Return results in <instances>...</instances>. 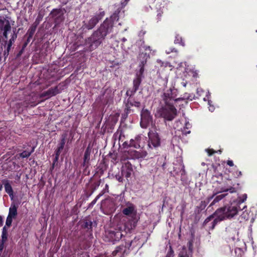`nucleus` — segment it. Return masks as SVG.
Wrapping results in <instances>:
<instances>
[{"instance_id": "obj_42", "label": "nucleus", "mask_w": 257, "mask_h": 257, "mask_svg": "<svg viewBox=\"0 0 257 257\" xmlns=\"http://www.w3.org/2000/svg\"><path fill=\"white\" fill-rule=\"evenodd\" d=\"M13 218H14L11 216H8L6 222V225L8 227L11 226L12 225Z\"/></svg>"}, {"instance_id": "obj_16", "label": "nucleus", "mask_w": 257, "mask_h": 257, "mask_svg": "<svg viewBox=\"0 0 257 257\" xmlns=\"http://www.w3.org/2000/svg\"><path fill=\"white\" fill-rule=\"evenodd\" d=\"M82 228L86 229L88 231H92L93 222L89 216L85 217L80 221Z\"/></svg>"}, {"instance_id": "obj_25", "label": "nucleus", "mask_w": 257, "mask_h": 257, "mask_svg": "<svg viewBox=\"0 0 257 257\" xmlns=\"http://www.w3.org/2000/svg\"><path fill=\"white\" fill-rule=\"evenodd\" d=\"M150 53L145 52L140 54V58L141 60L142 64L144 65L147 62L148 59L150 58Z\"/></svg>"}, {"instance_id": "obj_64", "label": "nucleus", "mask_w": 257, "mask_h": 257, "mask_svg": "<svg viewBox=\"0 0 257 257\" xmlns=\"http://www.w3.org/2000/svg\"><path fill=\"white\" fill-rule=\"evenodd\" d=\"M241 175V171H237L236 172V175H235V176L236 177H238Z\"/></svg>"}, {"instance_id": "obj_58", "label": "nucleus", "mask_w": 257, "mask_h": 257, "mask_svg": "<svg viewBox=\"0 0 257 257\" xmlns=\"http://www.w3.org/2000/svg\"><path fill=\"white\" fill-rule=\"evenodd\" d=\"M227 164L230 167H232L234 166L233 162L232 160H227Z\"/></svg>"}, {"instance_id": "obj_5", "label": "nucleus", "mask_w": 257, "mask_h": 257, "mask_svg": "<svg viewBox=\"0 0 257 257\" xmlns=\"http://www.w3.org/2000/svg\"><path fill=\"white\" fill-rule=\"evenodd\" d=\"M105 15V11L103 10V9L99 8V12L96 13L94 16H91L89 20L83 22L82 28L83 30L93 29L103 18Z\"/></svg>"}, {"instance_id": "obj_18", "label": "nucleus", "mask_w": 257, "mask_h": 257, "mask_svg": "<svg viewBox=\"0 0 257 257\" xmlns=\"http://www.w3.org/2000/svg\"><path fill=\"white\" fill-rule=\"evenodd\" d=\"M128 254V250L125 248L124 244H122L119 246L116 247L114 250L112 252L113 256H116L117 255H121Z\"/></svg>"}, {"instance_id": "obj_32", "label": "nucleus", "mask_w": 257, "mask_h": 257, "mask_svg": "<svg viewBox=\"0 0 257 257\" xmlns=\"http://www.w3.org/2000/svg\"><path fill=\"white\" fill-rule=\"evenodd\" d=\"M174 43L175 44H179L183 46H185V42L183 40L182 37L179 35H177L176 36L175 39L174 40Z\"/></svg>"}, {"instance_id": "obj_22", "label": "nucleus", "mask_w": 257, "mask_h": 257, "mask_svg": "<svg viewBox=\"0 0 257 257\" xmlns=\"http://www.w3.org/2000/svg\"><path fill=\"white\" fill-rule=\"evenodd\" d=\"M17 38V33H16V29H15V30H13V33L11 35V37L10 39L8 41V40H5L4 41L5 45H8L10 46H12L13 44L15 42Z\"/></svg>"}, {"instance_id": "obj_33", "label": "nucleus", "mask_w": 257, "mask_h": 257, "mask_svg": "<svg viewBox=\"0 0 257 257\" xmlns=\"http://www.w3.org/2000/svg\"><path fill=\"white\" fill-rule=\"evenodd\" d=\"M64 13L63 12L62 13H61L59 15H58L57 17H56L54 18L55 19V23H56L57 24H59V23H60L64 21Z\"/></svg>"}, {"instance_id": "obj_23", "label": "nucleus", "mask_w": 257, "mask_h": 257, "mask_svg": "<svg viewBox=\"0 0 257 257\" xmlns=\"http://www.w3.org/2000/svg\"><path fill=\"white\" fill-rule=\"evenodd\" d=\"M18 206L15 204L12 203L10 208H9V212L8 216L15 218L18 214L17 212Z\"/></svg>"}, {"instance_id": "obj_3", "label": "nucleus", "mask_w": 257, "mask_h": 257, "mask_svg": "<svg viewBox=\"0 0 257 257\" xmlns=\"http://www.w3.org/2000/svg\"><path fill=\"white\" fill-rule=\"evenodd\" d=\"M123 234L120 227H110L105 229L103 236V240L105 242L114 244L118 241Z\"/></svg>"}, {"instance_id": "obj_40", "label": "nucleus", "mask_w": 257, "mask_h": 257, "mask_svg": "<svg viewBox=\"0 0 257 257\" xmlns=\"http://www.w3.org/2000/svg\"><path fill=\"white\" fill-rule=\"evenodd\" d=\"M109 192V186L108 184H105V187L103 189V190L101 191V192L99 194V195L101 197L105 193H108Z\"/></svg>"}, {"instance_id": "obj_41", "label": "nucleus", "mask_w": 257, "mask_h": 257, "mask_svg": "<svg viewBox=\"0 0 257 257\" xmlns=\"http://www.w3.org/2000/svg\"><path fill=\"white\" fill-rule=\"evenodd\" d=\"M7 20L5 19H2L1 17H0V30H4V27L5 24H7Z\"/></svg>"}, {"instance_id": "obj_61", "label": "nucleus", "mask_w": 257, "mask_h": 257, "mask_svg": "<svg viewBox=\"0 0 257 257\" xmlns=\"http://www.w3.org/2000/svg\"><path fill=\"white\" fill-rule=\"evenodd\" d=\"M42 18L40 17V15L38 16L37 18L36 19V20L34 23V24H38V25L39 23V21L41 20Z\"/></svg>"}, {"instance_id": "obj_57", "label": "nucleus", "mask_w": 257, "mask_h": 257, "mask_svg": "<svg viewBox=\"0 0 257 257\" xmlns=\"http://www.w3.org/2000/svg\"><path fill=\"white\" fill-rule=\"evenodd\" d=\"M146 33V32L145 31L142 30L139 32V36L141 37H143L145 35Z\"/></svg>"}, {"instance_id": "obj_47", "label": "nucleus", "mask_w": 257, "mask_h": 257, "mask_svg": "<svg viewBox=\"0 0 257 257\" xmlns=\"http://www.w3.org/2000/svg\"><path fill=\"white\" fill-rule=\"evenodd\" d=\"M175 52V53H177L178 52V51L177 49H176L175 48H172V47H169V48H167L166 50V52L167 53V54H170L172 52Z\"/></svg>"}, {"instance_id": "obj_4", "label": "nucleus", "mask_w": 257, "mask_h": 257, "mask_svg": "<svg viewBox=\"0 0 257 257\" xmlns=\"http://www.w3.org/2000/svg\"><path fill=\"white\" fill-rule=\"evenodd\" d=\"M177 93L178 90L174 87L164 90L162 98L165 105H175L177 106L176 103L178 101L184 100V98L182 97L177 98Z\"/></svg>"}, {"instance_id": "obj_17", "label": "nucleus", "mask_w": 257, "mask_h": 257, "mask_svg": "<svg viewBox=\"0 0 257 257\" xmlns=\"http://www.w3.org/2000/svg\"><path fill=\"white\" fill-rule=\"evenodd\" d=\"M142 79L140 77H136L133 82V87L127 90L126 92L136 93L139 90V87L142 83Z\"/></svg>"}, {"instance_id": "obj_37", "label": "nucleus", "mask_w": 257, "mask_h": 257, "mask_svg": "<svg viewBox=\"0 0 257 257\" xmlns=\"http://www.w3.org/2000/svg\"><path fill=\"white\" fill-rule=\"evenodd\" d=\"M11 47V46L7 45L6 49L3 52V55L5 59L8 57Z\"/></svg>"}, {"instance_id": "obj_8", "label": "nucleus", "mask_w": 257, "mask_h": 257, "mask_svg": "<svg viewBox=\"0 0 257 257\" xmlns=\"http://www.w3.org/2000/svg\"><path fill=\"white\" fill-rule=\"evenodd\" d=\"M149 141L148 151L151 153L153 149H157L161 146V138L156 132L150 131L148 133Z\"/></svg>"}, {"instance_id": "obj_55", "label": "nucleus", "mask_w": 257, "mask_h": 257, "mask_svg": "<svg viewBox=\"0 0 257 257\" xmlns=\"http://www.w3.org/2000/svg\"><path fill=\"white\" fill-rule=\"evenodd\" d=\"M187 130L188 129L184 128L183 130L182 131V134L183 135L186 136L187 134H189L191 133L190 131H187Z\"/></svg>"}, {"instance_id": "obj_34", "label": "nucleus", "mask_w": 257, "mask_h": 257, "mask_svg": "<svg viewBox=\"0 0 257 257\" xmlns=\"http://www.w3.org/2000/svg\"><path fill=\"white\" fill-rule=\"evenodd\" d=\"M134 243V241L128 240L127 242H125V244L124 245V246H125V248H126L128 250V254L129 253L130 251L133 249V248L131 247L132 244Z\"/></svg>"}, {"instance_id": "obj_7", "label": "nucleus", "mask_w": 257, "mask_h": 257, "mask_svg": "<svg viewBox=\"0 0 257 257\" xmlns=\"http://www.w3.org/2000/svg\"><path fill=\"white\" fill-rule=\"evenodd\" d=\"M122 212L124 215H130L131 217V219L127 223L128 230L135 228L137 224L138 218L135 205L132 203H128L127 207L122 209Z\"/></svg>"}, {"instance_id": "obj_10", "label": "nucleus", "mask_w": 257, "mask_h": 257, "mask_svg": "<svg viewBox=\"0 0 257 257\" xmlns=\"http://www.w3.org/2000/svg\"><path fill=\"white\" fill-rule=\"evenodd\" d=\"M153 123V116L147 109L143 108L141 112L140 125L143 128H147Z\"/></svg>"}, {"instance_id": "obj_20", "label": "nucleus", "mask_w": 257, "mask_h": 257, "mask_svg": "<svg viewBox=\"0 0 257 257\" xmlns=\"http://www.w3.org/2000/svg\"><path fill=\"white\" fill-rule=\"evenodd\" d=\"M4 184L5 189L6 192L9 195L10 197L12 199L14 197V191L11 185L10 184L9 180H3Z\"/></svg>"}, {"instance_id": "obj_56", "label": "nucleus", "mask_w": 257, "mask_h": 257, "mask_svg": "<svg viewBox=\"0 0 257 257\" xmlns=\"http://www.w3.org/2000/svg\"><path fill=\"white\" fill-rule=\"evenodd\" d=\"M25 49L24 48H22L21 50L18 52V53L17 54V56H16V58H18L19 57H20L22 55V54L24 52V51Z\"/></svg>"}, {"instance_id": "obj_6", "label": "nucleus", "mask_w": 257, "mask_h": 257, "mask_svg": "<svg viewBox=\"0 0 257 257\" xmlns=\"http://www.w3.org/2000/svg\"><path fill=\"white\" fill-rule=\"evenodd\" d=\"M135 94V93L128 92L125 93V95L127 97V98H125L123 101L125 105L123 115L125 117L128 116V114L133 111L131 109L132 106H135L138 108L141 106V101L134 97Z\"/></svg>"}, {"instance_id": "obj_26", "label": "nucleus", "mask_w": 257, "mask_h": 257, "mask_svg": "<svg viewBox=\"0 0 257 257\" xmlns=\"http://www.w3.org/2000/svg\"><path fill=\"white\" fill-rule=\"evenodd\" d=\"M100 98L101 100L102 104L104 105H107L112 99L110 94L105 95V94L100 96Z\"/></svg>"}, {"instance_id": "obj_12", "label": "nucleus", "mask_w": 257, "mask_h": 257, "mask_svg": "<svg viewBox=\"0 0 257 257\" xmlns=\"http://www.w3.org/2000/svg\"><path fill=\"white\" fill-rule=\"evenodd\" d=\"M91 152V148L90 147V145L89 144L84 152V156L83 158V163L81 164V166H82V167L84 168V173L86 172L87 169L90 165V160Z\"/></svg>"}, {"instance_id": "obj_50", "label": "nucleus", "mask_w": 257, "mask_h": 257, "mask_svg": "<svg viewBox=\"0 0 257 257\" xmlns=\"http://www.w3.org/2000/svg\"><path fill=\"white\" fill-rule=\"evenodd\" d=\"M142 47L145 52H149L150 53H151L152 49H151L150 46L144 45L142 46Z\"/></svg>"}, {"instance_id": "obj_29", "label": "nucleus", "mask_w": 257, "mask_h": 257, "mask_svg": "<svg viewBox=\"0 0 257 257\" xmlns=\"http://www.w3.org/2000/svg\"><path fill=\"white\" fill-rule=\"evenodd\" d=\"M233 203L235 205H237L236 210H237V213L239 211L243 210L246 208V205L244 203H241L238 201H234Z\"/></svg>"}, {"instance_id": "obj_52", "label": "nucleus", "mask_w": 257, "mask_h": 257, "mask_svg": "<svg viewBox=\"0 0 257 257\" xmlns=\"http://www.w3.org/2000/svg\"><path fill=\"white\" fill-rule=\"evenodd\" d=\"M206 206V203L205 201H201L200 204V206H199V208H200L201 210L204 209Z\"/></svg>"}, {"instance_id": "obj_48", "label": "nucleus", "mask_w": 257, "mask_h": 257, "mask_svg": "<svg viewBox=\"0 0 257 257\" xmlns=\"http://www.w3.org/2000/svg\"><path fill=\"white\" fill-rule=\"evenodd\" d=\"M144 72V68L143 66H142L140 69L139 73H137L136 74V77H140V78H141L142 79Z\"/></svg>"}, {"instance_id": "obj_15", "label": "nucleus", "mask_w": 257, "mask_h": 257, "mask_svg": "<svg viewBox=\"0 0 257 257\" xmlns=\"http://www.w3.org/2000/svg\"><path fill=\"white\" fill-rule=\"evenodd\" d=\"M67 137L68 134L67 132H65L61 135L60 141L58 144L57 149L55 151V154H57V156H60L62 151L63 150Z\"/></svg>"}, {"instance_id": "obj_1", "label": "nucleus", "mask_w": 257, "mask_h": 257, "mask_svg": "<svg viewBox=\"0 0 257 257\" xmlns=\"http://www.w3.org/2000/svg\"><path fill=\"white\" fill-rule=\"evenodd\" d=\"M236 205L232 202L230 205L217 209L205 219L202 224L203 227H207L209 230H212L222 221L233 217L237 214Z\"/></svg>"}, {"instance_id": "obj_35", "label": "nucleus", "mask_w": 257, "mask_h": 257, "mask_svg": "<svg viewBox=\"0 0 257 257\" xmlns=\"http://www.w3.org/2000/svg\"><path fill=\"white\" fill-rule=\"evenodd\" d=\"M234 253L237 257H242L243 250L241 248L236 247L234 249Z\"/></svg>"}, {"instance_id": "obj_24", "label": "nucleus", "mask_w": 257, "mask_h": 257, "mask_svg": "<svg viewBox=\"0 0 257 257\" xmlns=\"http://www.w3.org/2000/svg\"><path fill=\"white\" fill-rule=\"evenodd\" d=\"M11 26L9 21H7V24H5L3 30V36L5 40H8V32L11 30Z\"/></svg>"}, {"instance_id": "obj_13", "label": "nucleus", "mask_w": 257, "mask_h": 257, "mask_svg": "<svg viewBox=\"0 0 257 257\" xmlns=\"http://www.w3.org/2000/svg\"><path fill=\"white\" fill-rule=\"evenodd\" d=\"M60 84L57 86H56L54 87H51L49 88L48 90L42 92L40 95V98L47 97V98H49L52 96H54L58 94H59L61 92V88L59 87Z\"/></svg>"}, {"instance_id": "obj_51", "label": "nucleus", "mask_w": 257, "mask_h": 257, "mask_svg": "<svg viewBox=\"0 0 257 257\" xmlns=\"http://www.w3.org/2000/svg\"><path fill=\"white\" fill-rule=\"evenodd\" d=\"M8 238V233H2V241L6 242Z\"/></svg>"}, {"instance_id": "obj_60", "label": "nucleus", "mask_w": 257, "mask_h": 257, "mask_svg": "<svg viewBox=\"0 0 257 257\" xmlns=\"http://www.w3.org/2000/svg\"><path fill=\"white\" fill-rule=\"evenodd\" d=\"M228 191H229V192L231 193H233L235 192V189L233 187H230V188L225 190L224 192H227Z\"/></svg>"}, {"instance_id": "obj_44", "label": "nucleus", "mask_w": 257, "mask_h": 257, "mask_svg": "<svg viewBox=\"0 0 257 257\" xmlns=\"http://www.w3.org/2000/svg\"><path fill=\"white\" fill-rule=\"evenodd\" d=\"M59 156H57V154H55V158L54 159V160H53V163H52V167L51 168V170H52L54 168V167L55 166L56 164H57V162H58V160L59 159Z\"/></svg>"}, {"instance_id": "obj_9", "label": "nucleus", "mask_w": 257, "mask_h": 257, "mask_svg": "<svg viewBox=\"0 0 257 257\" xmlns=\"http://www.w3.org/2000/svg\"><path fill=\"white\" fill-rule=\"evenodd\" d=\"M175 105H166L163 107L160 111L161 116L165 119L170 121L173 120L177 115Z\"/></svg>"}, {"instance_id": "obj_59", "label": "nucleus", "mask_w": 257, "mask_h": 257, "mask_svg": "<svg viewBox=\"0 0 257 257\" xmlns=\"http://www.w3.org/2000/svg\"><path fill=\"white\" fill-rule=\"evenodd\" d=\"M174 253V251L171 247H170V250L168 252L167 254H169V255L171 256L172 255H173Z\"/></svg>"}, {"instance_id": "obj_19", "label": "nucleus", "mask_w": 257, "mask_h": 257, "mask_svg": "<svg viewBox=\"0 0 257 257\" xmlns=\"http://www.w3.org/2000/svg\"><path fill=\"white\" fill-rule=\"evenodd\" d=\"M121 11V8H117L109 18H106L105 19H108V21L114 25V22L118 21L119 19V13Z\"/></svg>"}, {"instance_id": "obj_53", "label": "nucleus", "mask_w": 257, "mask_h": 257, "mask_svg": "<svg viewBox=\"0 0 257 257\" xmlns=\"http://www.w3.org/2000/svg\"><path fill=\"white\" fill-rule=\"evenodd\" d=\"M31 39V38H29V37H28L27 41L23 44L22 47L25 49L28 43L30 42Z\"/></svg>"}, {"instance_id": "obj_38", "label": "nucleus", "mask_w": 257, "mask_h": 257, "mask_svg": "<svg viewBox=\"0 0 257 257\" xmlns=\"http://www.w3.org/2000/svg\"><path fill=\"white\" fill-rule=\"evenodd\" d=\"M110 158L111 159V162L114 164H116L118 162V159L117 157V154H109Z\"/></svg>"}, {"instance_id": "obj_31", "label": "nucleus", "mask_w": 257, "mask_h": 257, "mask_svg": "<svg viewBox=\"0 0 257 257\" xmlns=\"http://www.w3.org/2000/svg\"><path fill=\"white\" fill-rule=\"evenodd\" d=\"M64 10L62 9H54L51 11L50 14L52 15V17L55 18L56 17L64 12Z\"/></svg>"}, {"instance_id": "obj_46", "label": "nucleus", "mask_w": 257, "mask_h": 257, "mask_svg": "<svg viewBox=\"0 0 257 257\" xmlns=\"http://www.w3.org/2000/svg\"><path fill=\"white\" fill-rule=\"evenodd\" d=\"M206 152L207 153L208 156H211L215 153H218V152H216L213 149H206Z\"/></svg>"}, {"instance_id": "obj_11", "label": "nucleus", "mask_w": 257, "mask_h": 257, "mask_svg": "<svg viewBox=\"0 0 257 257\" xmlns=\"http://www.w3.org/2000/svg\"><path fill=\"white\" fill-rule=\"evenodd\" d=\"M101 205V207L106 209L108 213H112L116 209L114 200L110 198L103 200Z\"/></svg>"}, {"instance_id": "obj_39", "label": "nucleus", "mask_w": 257, "mask_h": 257, "mask_svg": "<svg viewBox=\"0 0 257 257\" xmlns=\"http://www.w3.org/2000/svg\"><path fill=\"white\" fill-rule=\"evenodd\" d=\"M100 197L99 194L95 197V198L92 201L91 203H90L88 205V208H91L93 207L94 205L96 203L98 199Z\"/></svg>"}, {"instance_id": "obj_62", "label": "nucleus", "mask_w": 257, "mask_h": 257, "mask_svg": "<svg viewBox=\"0 0 257 257\" xmlns=\"http://www.w3.org/2000/svg\"><path fill=\"white\" fill-rule=\"evenodd\" d=\"M5 242H3L2 241L0 242V251H2L3 250Z\"/></svg>"}, {"instance_id": "obj_43", "label": "nucleus", "mask_w": 257, "mask_h": 257, "mask_svg": "<svg viewBox=\"0 0 257 257\" xmlns=\"http://www.w3.org/2000/svg\"><path fill=\"white\" fill-rule=\"evenodd\" d=\"M247 195L246 194H244L242 196L239 197L236 201H238L241 203H244V202L246 200Z\"/></svg>"}, {"instance_id": "obj_14", "label": "nucleus", "mask_w": 257, "mask_h": 257, "mask_svg": "<svg viewBox=\"0 0 257 257\" xmlns=\"http://www.w3.org/2000/svg\"><path fill=\"white\" fill-rule=\"evenodd\" d=\"M133 172V166L130 162H127L122 166L121 168V173L122 175L124 176L127 180H128V178L131 177Z\"/></svg>"}, {"instance_id": "obj_2", "label": "nucleus", "mask_w": 257, "mask_h": 257, "mask_svg": "<svg viewBox=\"0 0 257 257\" xmlns=\"http://www.w3.org/2000/svg\"><path fill=\"white\" fill-rule=\"evenodd\" d=\"M113 25L108 19L101 23L91 36L85 39V46L87 50L92 51L102 44L106 37L112 33Z\"/></svg>"}, {"instance_id": "obj_36", "label": "nucleus", "mask_w": 257, "mask_h": 257, "mask_svg": "<svg viewBox=\"0 0 257 257\" xmlns=\"http://www.w3.org/2000/svg\"><path fill=\"white\" fill-rule=\"evenodd\" d=\"M100 184V180L99 181L94 182L92 185H91V189L92 192L91 193H92L99 186Z\"/></svg>"}, {"instance_id": "obj_21", "label": "nucleus", "mask_w": 257, "mask_h": 257, "mask_svg": "<svg viewBox=\"0 0 257 257\" xmlns=\"http://www.w3.org/2000/svg\"><path fill=\"white\" fill-rule=\"evenodd\" d=\"M141 140V137L137 136L135 137V139H131L130 140V144L131 147L136 149L141 148L140 142Z\"/></svg>"}, {"instance_id": "obj_45", "label": "nucleus", "mask_w": 257, "mask_h": 257, "mask_svg": "<svg viewBox=\"0 0 257 257\" xmlns=\"http://www.w3.org/2000/svg\"><path fill=\"white\" fill-rule=\"evenodd\" d=\"M123 177H124V176L122 175L121 173H120V174L118 173V174H116L115 175V178L119 182H123Z\"/></svg>"}, {"instance_id": "obj_63", "label": "nucleus", "mask_w": 257, "mask_h": 257, "mask_svg": "<svg viewBox=\"0 0 257 257\" xmlns=\"http://www.w3.org/2000/svg\"><path fill=\"white\" fill-rule=\"evenodd\" d=\"M192 247H193V245H192V243L190 241L189 242V246H188V248H189V250L190 251H191V252L192 251Z\"/></svg>"}, {"instance_id": "obj_27", "label": "nucleus", "mask_w": 257, "mask_h": 257, "mask_svg": "<svg viewBox=\"0 0 257 257\" xmlns=\"http://www.w3.org/2000/svg\"><path fill=\"white\" fill-rule=\"evenodd\" d=\"M38 24H33L31 27L29 29L27 34L28 35V37L29 38H31L33 37L37 27Z\"/></svg>"}, {"instance_id": "obj_30", "label": "nucleus", "mask_w": 257, "mask_h": 257, "mask_svg": "<svg viewBox=\"0 0 257 257\" xmlns=\"http://www.w3.org/2000/svg\"><path fill=\"white\" fill-rule=\"evenodd\" d=\"M227 195L226 193H222L220 195H217L213 200V201L210 203V206L214 205L216 203L218 202L220 200L222 199L224 197L226 196Z\"/></svg>"}, {"instance_id": "obj_54", "label": "nucleus", "mask_w": 257, "mask_h": 257, "mask_svg": "<svg viewBox=\"0 0 257 257\" xmlns=\"http://www.w3.org/2000/svg\"><path fill=\"white\" fill-rule=\"evenodd\" d=\"M130 145H131L130 144V141L129 142H124L122 144V146L124 148H128V147H132Z\"/></svg>"}, {"instance_id": "obj_28", "label": "nucleus", "mask_w": 257, "mask_h": 257, "mask_svg": "<svg viewBox=\"0 0 257 257\" xmlns=\"http://www.w3.org/2000/svg\"><path fill=\"white\" fill-rule=\"evenodd\" d=\"M34 150L35 148L32 147L30 151H29L28 150H25L20 154V156L22 158H28L29 157L31 156L32 153L34 152Z\"/></svg>"}, {"instance_id": "obj_49", "label": "nucleus", "mask_w": 257, "mask_h": 257, "mask_svg": "<svg viewBox=\"0 0 257 257\" xmlns=\"http://www.w3.org/2000/svg\"><path fill=\"white\" fill-rule=\"evenodd\" d=\"M130 1V0H121L120 4L121 6L119 7L118 8H121L122 10L123 8H124L125 6H126Z\"/></svg>"}]
</instances>
